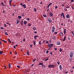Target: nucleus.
<instances>
[{
	"mask_svg": "<svg viewBox=\"0 0 74 74\" xmlns=\"http://www.w3.org/2000/svg\"><path fill=\"white\" fill-rule=\"evenodd\" d=\"M12 0H10V3H11Z\"/></svg>",
	"mask_w": 74,
	"mask_h": 74,
	"instance_id": "nucleus-59",
	"label": "nucleus"
},
{
	"mask_svg": "<svg viewBox=\"0 0 74 74\" xmlns=\"http://www.w3.org/2000/svg\"><path fill=\"white\" fill-rule=\"evenodd\" d=\"M34 42V45H36V42H35L34 41L33 42Z\"/></svg>",
	"mask_w": 74,
	"mask_h": 74,
	"instance_id": "nucleus-36",
	"label": "nucleus"
},
{
	"mask_svg": "<svg viewBox=\"0 0 74 74\" xmlns=\"http://www.w3.org/2000/svg\"><path fill=\"white\" fill-rule=\"evenodd\" d=\"M64 11H67V9H66V8H64Z\"/></svg>",
	"mask_w": 74,
	"mask_h": 74,
	"instance_id": "nucleus-33",
	"label": "nucleus"
},
{
	"mask_svg": "<svg viewBox=\"0 0 74 74\" xmlns=\"http://www.w3.org/2000/svg\"><path fill=\"white\" fill-rule=\"evenodd\" d=\"M66 17V18H70V15H69V14H67Z\"/></svg>",
	"mask_w": 74,
	"mask_h": 74,
	"instance_id": "nucleus-7",
	"label": "nucleus"
},
{
	"mask_svg": "<svg viewBox=\"0 0 74 74\" xmlns=\"http://www.w3.org/2000/svg\"><path fill=\"white\" fill-rule=\"evenodd\" d=\"M57 32H54V34H57Z\"/></svg>",
	"mask_w": 74,
	"mask_h": 74,
	"instance_id": "nucleus-55",
	"label": "nucleus"
},
{
	"mask_svg": "<svg viewBox=\"0 0 74 74\" xmlns=\"http://www.w3.org/2000/svg\"><path fill=\"white\" fill-rule=\"evenodd\" d=\"M18 18L19 19H21V17L20 16H18Z\"/></svg>",
	"mask_w": 74,
	"mask_h": 74,
	"instance_id": "nucleus-21",
	"label": "nucleus"
},
{
	"mask_svg": "<svg viewBox=\"0 0 74 74\" xmlns=\"http://www.w3.org/2000/svg\"><path fill=\"white\" fill-rule=\"evenodd\" d=\"M39 65H42V66H44L43 65V63H39Z\"/></svg>",
	"mask_w": 74,
	"mask_h": 74,
	"instance_id": "nucleus-16",
	"label": "nucleus"
},
{
	"mask_svg": "<svg viewBox=\"0 0 74 74\" xmlns=\"http://www.w3.org/2000/svg\"><path fill=\"white\" fill-rule=\"evenodd\" d=\"M52 4V3H50V4H49L48 5H49V6H50V5H51V4Z\"/></svg>",
	"mask_w": 74,
	"mask_h": 74,
	"instance_id": "nucleus-39",
	"label": "nucleus"
},
{
	"mask_svg": "<svg viewBox=\"0 0 74 74\" xmlns=\"http://www.w3.org/2000/svg\"><path fill=\"white\" fill-rule=\"evenodd\" d=\"M58 8V6H56L55 7V8L56 9V8Z\"/></svg>",
	"mask_w": 74,
	"mask_h": 74,
	"instance_id": "nucleus-53",
	"label": "nucleus"
},
{
	"mask_svg": "<svg viewBox=\"0 0 74 74\" xmlns=\"http://www.w3.org/2000/svg\"><path fill=\"white\" fill-rule=\"evenodd\" d=\"M63 17L64 18V19H65V17L64 16V14H63Z\"/></svg>",
	"mask_w": 74,
	"mask_h": 74,
	"instance_id": "nucleus-41",
	"label": "nucleus"
},
{
	"mask_svg": "<svg viewBox=\"0 0 74 74\" xmlns=\"http://www.w3.org/2000/svg\"><path fill=\"white\" fill-rule=\"evenodd\" d=\"M60 70H62V65H60Z\"/></svg>",
	"mask_w": 74,
	"mask_h": 74,
	"instance_id": "nucleus-17",
	"label": "nucleus"
},
{
	"mask_svg": "<svg viewBox=\"0 0 74 74\" xmlns=\"http://www.w3.org/2000/svg\"><path fill=\"white\" fill-rule=\"evenodd\" d=\"M64 34H65L66 33V29H64Z\"/></svg>",
	"mask_w": 74,
	"mask_h": 74,
	"instance_id": "nucleus-11",
	"label": "nucleus"
},
{
	"mask_svg": "<svg viewBox=\"0 0 74 74\" xmlns=\"http://www.w3.org/2000/svg\"><path fill=\"white\" fill-rule=\"evenodd\" d=\"M47 11L48 12L49 11V8H47Z\"/></svg>",
	"mask_w": 74,
	"mask_h": 74,
	"instance_id": "nucleus-19",
	"label": "nucleus"
},
{
	"mask_svg": "<svg viewBox=\"0 0 74 74\" xmlns=\"http://www.w3.org/2000/svg\"><path fill=\"white\" fill-rule=\"evenodd\" d=\"M36 59H35L34 60H33V62H35V61H36Z\"/></svg>",
	"mask_w": 74,
	"mask_h": 74,
	"instance_id": "nucleus-35",
	"label": "nucleus"
},
{
	"mask_svg": "<svg viewBox=\"0 0 74 74\" xmlns=\"http://www.w3.org/2000/svg\"><path fill=\"white\" fill-rule=\"evenodd\" d=\"M21 15L22 16H25V15L23 14H22V15Z\"/></svg>",
	"mask_w": 74,
	"mask_h": 74,
	"instance_id": "nucleus-56",
	"label": "nucleus"
},
{
	"mask_svg": "<svg viewBox=\"0 0 74 74\" xmlns=\"http://www.w3.org/2000/svg\"><path fill=\"white\" fill-rule=\"evenodd\" d=\"M9 68H10L11 67V64H9Z\"/></svg>",
	"mask_w": 74,
	"mask_h": 74,
	"instance_id": "nucleus-27",
	"label": "nucleus"
},
{
	"mask_svg": "<svg viewBox=\"0 0 74 74\" xmlns=\"http://www.w3.org/2000/svg\"><path fill=\"white\" fill-rule=\"evenodd\" d=\"M57 45H59L60 44V42L59 41H58L57 42Z\"/></svg>",
	"mask_w": 74,
	"mask_h": 74,
	"instance_id": "nucleus-10",
	"label": "nucleus"
},
{
	"mask_svg": "<svg viewBox=\"0 0 74 74\" xmlns=\"http://www.w3.org/2000/svg\"><path fill=\"white\" fill-rule=\"evenodd\" d=\"M62 34H63V33H62L60 32V35L61 36H62Z\"/></svg>",
	"mask_w": 74,
	"mask_h": 74,
	"instance_id": "nucleus-34",
	"label": "nucleus"
},
{
	"mask_svg": "<svg viewBox=\"0 0 74 74\" xmlns=\"http://www.w3.org/2000/svg\"><path fill=\"white\" fill-rule=\"evenodd\" d=\"M70 39H71L70 38V37L68 38V40H70Z\"/></svg>",
	"mask_w": 74,
	"mask_h": 74,
	"instance_id": "nucleus-42",
	"label": "nucleus"
},
{
	"mask_svg": "<svg viewBox=\"0 0 74 74\" xmlns=\"http://www.w3.org/2000/svg\"><path fill=\"white\" fill-rule=\"evenodd\" d=\"M63 14L64 15V13H62L61 15V16H63Z\"/></svg>",
	"mask_w": 74,
	"mask_h": 74,
	"instance_id": "nucleus-26",
	"label": "nucleus"
},
{
	"mask_svg": "<svg viewBox=\"0 0 74 74\" xmlns=\"http://www.w3.org/2000/svg\"><path fill=\"white\" fill-rule=\"evenodd\" d=\"M27 55H29V51H27Z\"/></svg>",
	"mask_w": 74,
	"mask_h": 74,
	"instance_id": "nucleus-25",
	"label": "nucleus"
},
{
	"mask_svg": "<svg viewBox=\"0 0 74 74\" xmlns=\"http://www.w3.org/2000/svg\"><path fill=\"white\" fill-rule=\"evenodd\" d=\"M73 55L74 54L73 53V52H71L70 53V57L71 58H73Z\"/></svg>",
	"mask_w": 74,
	"mask_h": 74,
	"instance_id": "nucleus-4",
	"label": "nucleus"
},
{
	"mask_svg": "<svg viewBox=\"0 0 74 74\" xmlns=\"http://www.w3.org/2000/svg\"><path fill=\"white\" fill-rule=\"evenodd\" d=\"M48 67H51L52 68V67H55V65L53 64H49L48 66Z\"/></svg>",
	"mask_w": 74,
	"mask_h": 74,
	"instance_id": "nucleus-1",
	"label": "nucleus"
},
{
	"mask_svg": "<svg viewBox=\"0 0 74 74\" xmlns=\"http://www.w3.org/2000/svg\"><path fill=\"white\" fill-rule=\"evenodd\" d=\"M27 20H28V21H30V19H29V18H28L27 19Z\"/></svg>",
	"mask_w": 74,
	"mask_h": 74,
	"instance_id": "nucleus-57",
	"label": "nucleus"
},
{
	"mask_svg": "<svg viewBox=\"0 0 74 74\" xmlns=\"http://www.w3.org/2000/svg\"><path fill=\"white\" fill-rule=\"evenodd\" d=\"M43 16L45 17H47V15H45L44 14L43 15Z\"/></svg>",
	"mask_w": 74,
	"mask_h": 74,
	"instance_id": "nucleus-31",
	"label": "nucleus"
},
{
	"mask_svg": "<svg viewBox=\"0 0 74 74\" xmlns=\"http://www.w3.org/2000/svg\"><path fill=\"white\" fill-rule=\"evenodd\" d=\"M46 42L47 44H48L49 43V42H48V41H46Z\"/></svg>",
	"mask_w": 74,
	"mask_h": 74,
	"instance_id": "nucleus-52",
	"label": "nucleus"
},
{
	"mask_svg": "<svg viewBox=\"0 0 74 74\" xmlns=\"http://www.w3.org/2000/svg\"><path fill=\"white\" fill-rule=\"evenodd\" d=\"M55 28L54 26H53L52 28L51 32L52 33H53L55 32Z\"/></svg>",
	"mask_w": 74,
	"mask_h": 74,
	"instance_id": "nucleus-2",
	"label": "nucleus"
},
{
	"mask_svg": "<svg viewBox=\"0 0 74 74\" xmlns=\"http://www.w3.org/2000/svg\"><path fill=\"white\" fill-rule=\"evenodd\" d=\"M1 4L2 5H4V6H5V5H4V3L3 2H2Z\"/></svg>",
	"mask_w": 74,
	"mask_h": 74,
	"instance_id": "nucleus-37",
	"label": "nucleus"
},
{
	"mask_svg": "<svg viewBox=\"0 0 74 74\" xmlns=\"http://www.w3.org/2000/svg\"><path fill=\"white\" fill-rule=\"evenodd\" d=\"M66 36H65L64 37L63 41H65V40H66Z\"/></svg>",
	"mask_w": 74,
	"mask_h": 74,
	"instance_id": "nucleus-13",
	"label": "nucleus"
},
{
	"mask_svg": "<svg viewBox=\"0 0 74 74\" xmlns=\"http://www.w3.org/2000/svg\"><path fill=\"white\" fill-rule=\"evenodd\" d=\"M49 60V58H47V59H46L45 60V62H47V60Z\"/></svg>",
	"mask_w": 74,
	"mask_h": 74,
	"instance_id": "nucleus-38",
	"label": "nucleus"
},
{
	"mask_svg": "<svg viewBox=\"0 0 74 74\" xmlns=\"http://www.w3.org/2000/svg\"><path fill=\"white\" fill-rule=\"evenodd\" d=\"M68 73V71H66L65 72V74H67V73Z\"/></svg>",
	"mask_w": 74,
	"mask_h": 74,
	"instance_id": "nucleus-58",
	"label": "nucleus"
},
{
	"mask_svg": "<svg viewBox=\"0 0 74 74\" xmlns=\"http://www.w3.org/2000/svg\"><path fill=\"white\" fill-rule=\"evenodd\" d=\"M39 43L40 45H41V41H39Z\"/></svg>",
	"mask_w": 74,
	"mask_h": 74,
	"instance_id": "nucleus-29",
	"label": "nucleus"
},
{
	"mask_svg": "<svg viewBox=\"0 0 74 74\" xmlns=\"http://www.w3.org/2000/svg\"><path fill=\"white\" fill-rule=\"evenodd\" d=\"M15 55H16V54H17V52H16V51H15Z\"/></svg>",
	"mask_w": 74,
	"mask_h": 74,
	"instance_id": "nucleus-63",
	"label": "nucleus"
},
{
	"mask_svg": "<svg viewBox=\"0 0 74 74\" xmlns=\"http://www.w3.org/2000/svg\"><path fill=\"white\" fill-rule=\"evenodd\" d=\"M23 41L24 42L25 41V38H24Z\"/></svg>",
	"mask_w": 74,
	"mask_h": 74,
	"instance_id": "nucleus-51",
	"label": "nucleus"
},
{
	"mask_svg": "<svg viewBox=\"0 0 74 74\" xmlns=\"http://www.w3.org/2000/svg\"><path fill=\"white\" fill-rule=\"evenodd\" d=\"M20 24L21 25L23 26V21H20Z\"/></svg>",
	"mask_w": 74,
	"mask_h": 74,
	"instance_id": "nucleus-6",
	"label": "nucleus"
},
{
	"mask_svg": "<svg viewBox=\"0 0 74 74\" xmlns=\"http://www.w3.org/2000/svg\"><path fill=\"white\" fill-rule=\"evenodd\" d=\"M54 50H55V51H57V48H54Z\"/></svg>",
	"mask_w": 74,
	"mask_h": 74,
	"instance_id": "nucleus-44",
	"label": "nucleus"
},
{
	"mask_svg": "<svg viewBox=\"0 0 74 74\" xmlns=\"http://www.w3.org/2000/svg\"><path fill=\"white\" fill-rule=\"evenodd\" d=\"M15 46H14V48L15 49V48H16V47H15Z\"/></svg>",
	"mask_w": 74,
	"mask_h": 74,
	"instance_id": "nucleus-64",
	"label": "nucleus"
},
{
	"mask_svg": "<svg viewBox=\"0 0 74 74\" xmlns=\"http://www.w3.org/2000/svg\"><path fill=\"white\" fill-rule=\"evenodd\" d=\"M62 49H60V52H62Z\"/></svg>",
	"mask_w": 74,
	"mask_h": 74,
	"instance_id": "nucleus-32",
	"label": "nucleus"
},
{
	"mask_svg": "<svg viewBox=\"0 0 74 74\" xmlns=\"http://www.w3.org/2000/svg\"><path fill=\"white\" fill-rule=\"evenodd\" d=\"M71 73H73V70H71Z\"/></svg>",
	"mask_w": 74,
	"mask_h": 74,
	"instance_id": "nucleus-61",
	"label": "nucleus"
},
{
	"mask_svg": "<svg viewBox=\"0 0 74 74\" xmlns=\"http://www.w3.org/2000/svg\"><path fill=\"white\" fill-rule=\"evenodd\" d=\"M19 22H20V21L18 20V19L17 20V21H16L17 23H16V25L17 24H18L19 23Z\"/></svg>",
	"mask_w": 74,
	"mask_h": 74,
	"instance_id": "nucleus-8",
	"label": "nucleus"
},
{
	"mask_svg": "<svg viewBox=\"0 0 74 74\" xmlns=\"http://www.w3.org/2000/svg\"><path fill=\"white\" fill-rule=\"evenodd\" d=\"M48 52H49V51H46V53H48Z\"/></svg>",
	"mask_w": 74,
	"mask_h": 74,
	"instance_id": "nucleus-45",
	"label": "nucleus"
},
{
	"mask_svg": "<svg viewBox=\"0 0 74 74\" xmlns=\"http://www.w3.org/2000/svg\"><path fill=\"white\" fill-rule=\"evenodd\" d=\"M47 45L49 47H53V46L54 45L53 44H48Z\"/></svg>",
	"mask_w": 74,
	"mask_h": 74,
	"instance_id": "nucleus-3",
	"label": "nucleus"
},
{
	"mask_svg": "<svg viewBox=\"0 0 74 74\" xmlns=\"http://www.w3.org/2000/svg\"><path fill=\"white\" fill-rule=\"evenodd\" d=\"M36 37H38V35L34 36V38H35V39H36V38H37Z\"/></svg>",
	"mask_w": 74,
	"mask_h": 74,
	"instance_id": "nucleus-15",
	"label": "nucleus"
},
{
	"mask_svg": "<svg viewBox=\"0 0 74 74\" xmlns=\"http://www.w3.org/2000/svg\"><path fill=\"white\" fill-rule=\"evenodd\" d=\"M58 64V65H59L60 62H57Z\"/></svg>",
	"mask_w": 74,
	"mask_h": 74,
	"instance_id": "nucleus-47",
	"label": "nucleus"
},
{
	"mask_svg": "<svg viewBox=\"0 0 74 74\" xmlns=\"http://www.w3.org/2000/svg\"><path fill=\"white\" fill-rule=\"evenodd\" d=\"M5 34H6V35H8V34H7V32H5Z\"/></svg>",
	"mask_w": 74,
	"mask_h": 74,
	"instance_id": "nucleus-40",
	"label": "nucleus"
},
{
	"mask_svg": "<svg viewBox=\"0 0 74 74\" xmlns=\"http://www.w3.org/2000/svg\"><path fill=\"white\" fill-rule=\"evenodd\" d=\"M30 47H31V48H32V47H33V45H30Z\"/></svg>",
	"mask_w": 74,
	"mask_h": 74,
	"instance_id": "nucleus-43",
	"label": "nucleus"
},
{
	"mask_svg": "<svg viewBox=\"0 0 74 74\" xmlns=\"http://www.w3.org/2000/svg\"><path fill=\"white\" fill-rule=\"evenodd\" d=\"M33 30H36V27H34L33 28Z\"/></svg>",
	"mask_w": 74,
	"mask_h": 74,
	"instance_id": "nucleus-28",
	"label": "nucleus"
},
{
	"mask_svg": "<svg viewBox=\"0 0 74 74\" xmlns=\"http://www.w3.org/2000/svg\"><path fill=\"white\" fill-rule=\"evenodd\" d=\"M49 14L51 16H53V14H52L51 12L49 13Z\"/></svg>",
	"mask_w": 74,
	"mask_h": 74,
	"instance_id": "nucleus-9",
	"label": "nucleus"
},
{
	"mask_svg": "<svg viewBox=\"0 0 74 74\" xmlns=\"http://www.w3.org/2000/svg\"><path fill=\"white\" fill-rule=\"evenodd\" d=\"M41 67H42V68H45L46 67V66L45 65L44 66H41Z\"/></svg>",
	"mask_w": 74,
	"mask_h": 74,
	"instance_id": "nucleus-23",
	"label": "nucleus"
},
{
	"mask_svg": "<svg viewBox=\"0 0 74 74\" xmlns=\"http://www.w3.org/2000/svg\"><path fill=\"white\" fill-rule=\"evenodd\" d=\"M8 42H9L10 43H11V40H10V39H8Z\"/></svg>",
	"mask_w": 74,
	"mask_h": 74,
	"instance_id": "nucleus-20",
	"label": "nucleus"
},
{
	"mask_svg": "<svg viewBox=\"0 0 74 74\" xmlns=\"http://www.w3.org/2000/svg\"><path fill=\"white\" fill-rule=\"evenodd\" d=\"M47 21L49 23H51V22H52V20H51V19H49V18L48 19H47Z\"/></svg>",
	"mask_w": 74,
	"mask_h": 74,
	"instance_id": "nucleus-5",
	"label": "nucleus"
},
{
	"mask_svg": "<svg viewBox=\"0 0 74 74\" xmlns=\"http://www.w3.org/2000/svg\"><path fill=\"white\" fill-rule=\"evenodd\" d=\"M0 44H2V42H1V41H0Z\"/></svg>",
	"mask_w": 74,
	"mask_h": 74,
	"instance_id": "nucleus-54",
	"label": "nucleus"
},
{
	"mask_svg": "<svg viewBox=\"0 0 74 74\" xmlns=\"http://www.w3.org/2000/svg\"><path fill=\"white\" fill-rule=\"evenodd\" d=\"M37 33V32L36 31L34 32V33H35V34H36Z\"/></svg>",
	"mask_w": 74,
	"mask_h": 74,
	"instance_id": "nucleus-46",
	"label": "nucleus"
},
{
	"mask_svg": "<svg viewBox=\"0 0 74 74\" xmlns=\"http://www.w3.org/2000/svg\"><path fill=\"white\" fill-rule=\"evenodd\" d=\"M17 67H18V68H20V66H18Z\"/></svg>",
	"mask_w": 74,
	"mask_h": 74,
	"instance_id": "nucleus-50",
	"label": "nucleus"
},
{
	"mask_svg": "<svg viewBox=\"0 0 74 74\" xmlns=\"http://www.w3.org/2000/svg\"><path fill=\"white\" fill-rule=\"evenodd\" d=\"M1 30H3V29H4V28H3V27H1Z\"/></svg>",
	"mask_w": 74,
	"mask_h": 74,
	"instance_id": "nucleus-49",
	"label": "nucleus"
},
{
	"mask_svg": "<svg viewBox=\"0 0 74 74\" xmlns=\"http://www.w3.org/2000/svg\"><path fill=\"white\" fill-rule=\"evenodd\" d=\"M1 40V41H3L4 42H5V43H7V42L5 40Z\"/></svg>",
	"mask_w": 74,
	"mask_h": 74,
	"instance_id": "nucleus-18",
	"label": "nucleus"
},
{
	"mask_svg": "<svg viewBox=\"0 0 74 74\" xmlns=\"http://www.w3.org/2000/svg\"><path fill=\"white\" fill-rule=\"evenodd\" d=\"M52 39H53V40H56V38H55V36H54L52 38Z\"/></svg>",
	"mask_w": 74,
	"mask_h": 74,
	"instance_id": "nucleus-22",
	"label": "nucleus"
},
{
	"mask_svg": "<svg viewBox=\"0 0 74 74\" xmlns=\"http://www.w3.org/2000/svg\"><path fill=\"white\" fill-rule=\"evenodd\" d=\"M34 10L35 12H36V11H37V9H36V8H34Z\"/></svg>",
	"mask_w": 74,
	"mask_h": 74,
	"instance_id": "nucleus-24",
	"label": "nucleus"
},
{
	"mask_svg": "<svg viewBox=\"0 0 74 74\" xmlns=\"http://www.w3.org/2000/svg\"><path fill=\"white\" fill-rule=\"evenodd\" d=\"M3 53V51H0V55Z\"/></svg>",
	"mask_w": 74,
	"mask_h": 74,
	"instance_id": "nucleus-30",
	"label": "nucleus"
},
{
	"mask_svg": "<svg viewBox=\"0 0 74 74\" xmlns=\"http://www.w3.org/2000/svg\"><path fill=\"white\" fill-rule=\"evenodd\" d=\"M4 26L5 27H6V24H5L4 25Z\"/></svg>",
	"mask_w": 74,
	"mask_h": 74,
	"instance_id": "nucleus-62",
	"label": "nucleus"
},
{
	"mask_svg": "<svg viewBox=\"0 0 74 74\" xmlns=\"http://www.w3.org/2000/svg\"><path fill=\"white\" fill-rule=\"evenodd\" d=\"M22 6L23 7H24V8H26V5H25V4H24Z\"/></svg>",
	"mask_w": 74,
	"mask_h": 74,
	"instance_id": "nucleus-12",
	"label": "nucleus"
},
{
	"mask_svg": "<svg viewBox=\"0 0 74 74\" xmlns=\"http://www.w3.org/2000/svg\"><path fill=\"white\" fill-rule=\"evenodd\" d=\"M27 21H24V25H26V23H27Z\"/></svg>",
	"mask_w": 74,
	"mask_h": 74,
	"instance_id": "nucleus-14",
	"label": "nucleus"
},
{
	"mask_svg": "<svg viewBox=\"0 0 74 74\" xmlns=\"http://www.w3.org/2000/svg\"><path fill=\"white\" fill-rule=\"evenodd\" d=\"M50 54H51V55H52V52H51L50 53Z\"/></svg>",
	"mask_w": 74,
	"mask_h": 74,
	"instance_id": "nucleus-48",
	"label": "nucleus"
},
{
	"mask_svg": "<svg viewBox=\"0 0 74 74\" xmlns=\"http://www.w3.org/2000/svg\"><path fill=\"white\" fill-rule=\"evenodd\" d=\"M71 2H74V0H71Z\"/></svg>",
	"mask_w": 74,
	"mask_h": 74,
	"instance_id": "nucleus-60",
	"label": "nucleus"
}]
</instances>
